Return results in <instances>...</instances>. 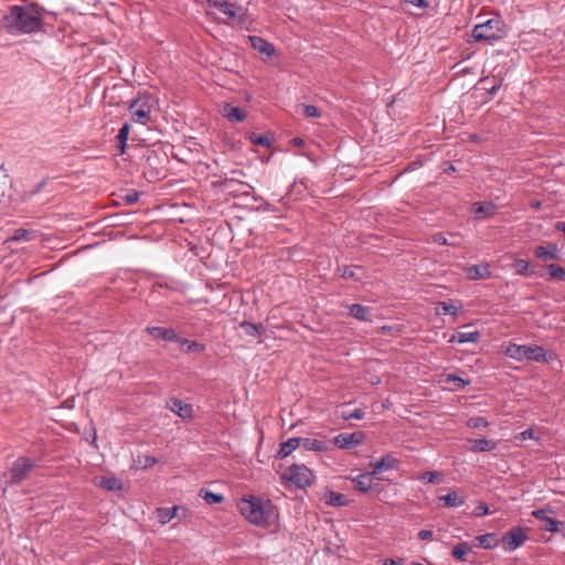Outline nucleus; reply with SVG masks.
<instances>
[{
    "mask_svg": "<svg viewBox=\"0 0 565 565\" xmlns=\"http://www.w3.org/2000/svg\"><path fill=\"white\" fill-rule=\"evenodd\" d=\"M505 355L516 361H536V362H548L546 358V351L536 344L531 345H519L510 343L505 349Z\"/></svg>",
    "mask_w": 565,
    "mask_h": 565,
    "instance_id": "nucleus-6",
    "label": "nucleus"
},
{
    "mask_svg": "<svg viewBox=\"0 0 565 565\" xmlns=\"http://www.w3.org/2000/svg\"><path fill=\"white\" fill-rule=\"evenodd\" d=\"M479 543V546L486 550L494 548L499 545V540L495 537L493 533L482 534L476 537Z\"/></svg>",
    "mask_w": 565,
    "mask_h": 565,
    "instance_id": "nucleus-29",
    "label": "nucleus"
},
{
    "mask_svg": "<svg viewBox=\"0 0 565 565\" xmlns=\"http://www.w3.org/2000/svg\"><path fill=\"white\" fill-rule=\"evenodd\" d=\"M324 499L326 503L331 507H345L348 504L345 495L334 491L327 492Z\"/></svg>",
    "mask_w": 565,
    "mask_h": 565,
    "instance_id": "nucleus-30",
    "label": "nucleus"
},
{
    "mask_svg": "<svg viewBox=\"0 0 565 565\" xmlns=\"http://www.w3.org/2000/svg\"><path fill=\"white\" fill-rule=\"evenodd\" d=\"M480 338L479 331L458 332L452 340H457L458 343H473Z\"/></svg>",
    "mask_w": 565,
    "mask_h": 565,
    "instance_id": "nucleus-32",
    "label": "nucleus"
},
{
    "mask_svg": "<svg viewBox=\"0 0 565 565\" xmlns=\"http://www.w3.org/2000/svg\"><path fill=\"white\" fill-rule=\"evenodd\" d=\"M471 551V547L469 546L468 543L466 542H462V543H459L457 544L456 546H454L452 551H451V555L460 561V562H465L466 561V555Z\"/></svg>",
    "mask_w": 565,
    "mask_h": 565,
    "instance_id": "nucleus-33",
    "label": "nucleus"
},
{
    "mask_svg": "<svg viewBox=\"0 0 565 565\" xmlns=\"http://www.w3.org/2000/svg\"><path fill=\"white\" fill-rule=\"evenodd\" d=\"M130 132V125L128 122H125L121 128L119 129V132L116 137L117 148L120 151V154L125 153L128 136Z\"/></svg>",
    "mask_w": 565,
    "mask_h": 565,
    "instance_id": "nucleus-27",
    "label": "nucleus"
},
{
    "mask_svg": "<svg viewBox=\"0 0 565 565\" xmlns=\"http://www.w3.org/2000/svg\"><path fill=\"white\" fill-rule=\"evenodd\" d=\"M140 192L139 191H136V190H132L128 193H126L125 195L121 196V200L126 203V204H135L136 202H138L139 198H140Z\"/></svg>",
    "mask_w": 565,
    "mask_h": 565,
    "instance_id": "nucleus-44",
    "label": "nucleus"
},
{
    "mask_svg": "<svg viewBox=\"0 0 565 565\" xmlns=\"http://www.w3.org/2000/svg\"><path fill=\"white\" fill-rule=\"evenodd\" d=\"M489 513V507L483 502H479L473 510L475 516H484L488 515Z\"/></svg>",
    "mask_w": 565,
    "mask_h": 565,
    "instance_id": "nucleus-48",
    "label": "nucleus"
},
{
    "mask_svg": "<svg viewBox=\"0 0 565 565\" xmlns=\"http://www.w3.org/2000/svg\"><path fill=\"white\" fill-rule=\"evenodd\" d=\"M503 35L502 22L499 19H489L477 24L471 33L475 41H488L492 43Z\"/></svg>",
    "mask_w": 565,
    "mask_h": 565,
    "instance_id": "nucleus-7",
    "label": "nucleus"
},
{
    "mask_svg": "<svg viewBox=\"0 0 565 565\" xmlns=\"http://www.w3.org/2000/svg\"><path fill=\"white\" fill-rule=\"evenodd\" d=\"M439 501L448 508H458L465 503V498L459 495L457 491H450L446 495L439 497Z\"/></svg>",
    "mask_w": 565,
    "mask_h": 565,
    "instance_id": "nucleus-25",
    "label": "nucleus"
},
{
    "mask_svg": "<svg viewBox=\"0 0 565 565\" xmlns=\"http://www.w3.org/2000/svg\"><path fill=\"white\" fill-rule=\"evenodd\" d=\"M434 242L438 245H450V246H455V247L460 245L458 239L449 241L443 233L435 234Z\"/></svg>",
    "mask_w": 565,
    "mask_h": 565,
    "instance_id": "nucleus-41",
    "label": "nucleus"
},
{
    "mask_svg": "<svg viewBox=\"0 0 565 565\" xmlns=\"http://www.w3.org/2000/svg\"><path fill=\"white\" fill-rule=\"evenodd\" d=\"M249 140L254 145H258L265 148H269L271 146V138L268 135H258L256 132H252L249 136Z\"/></svg>",
    "mask_w": 565,
    "mask_h": 565,
    "instance_id": "nucleus-36",
    "label": "nucleus"
},
{
    "mask_svg": "<svg viewBox=\"0 0 565 565\" xmlns=\"http://www.w3.org/2000/svg\"><path fill=\"white\" fill-rule=\"evenodd\" d=\"M550 277L557 280H565V268L552 263L546 266Z\"/></svg>",
    "mask_w": 565,
    "mask_h": 565,
    "instance_id": "nucleus-38",
    "label": "nucleus"
},
{
    "mask_svg": "<svg viewBox=\"0 0 565 565\" xmlns=\"http://www.w3.org/2000/svg\"><path fill=\"white\" fill-rule=\"evenodd\" d=\"M467 274L472 280L490 278V266L489 264L471 265L467 268Z\"/></svg>",
    "mask_w": 565,
    "mask_h": 565,
    "instance_id": "nucleus-21",
    "label": "nucleus"
},
{
    "mask_svg": "<svg viewBox=\"0 0 565 565\" xmlns=\"http://www.w3.org/2000/svg\"><path fill=\"white\" fill-rule=\"evenodd\" d=\"M146 331L153 338L161 339L168 342H177L179 335L172 328L162 327H147Z\"/></svg>",
    "mask_w": 565,
    "mask_h": 565,
    "instance_id": "nucleus-15",
    "label": "nucleus"
},
{
    "mask_svg": "<svg viewBox=\"0 0 565 565\" xmlns=\"http://www.w3.org/2000/svg\"><path fill=\"white\" fill-rule=\"evenodd\" d=\"M469 423L473 428H481L488 426V422L483 417H473L469 420Z\"/></svg>",
    "mask_w": 565,
    "mask_h": 565,
    "instance_id": "nucleus-49",
    "label": "nucleus"
},
{
    "mask_svg": "<svg viewBox=\"0 0 565 565\" xmlns=\"http://www.w3.org/2000/svg\"><path fill=\"white\" fill-rule=\"evenodd\" d=\"M497 443L487 439V438H480L472 441L471 451L473 452H486V451H492L495 449Z\"/></svg>",
    "mask_w": 565,
    "mask_h": 565,
    "instance_id": "nucleus-26",
    "label": "nucleus"
},
{
    "mask_svg": "<svg viewBox=\"0 0 565 565\" xmlns=\"http://www.w3.org/2000/svg\"><path fill=\"white\" fill-rule=\"evenodd\" d=\"M399 463H401V461L396 457L387 454V455L381 457L380 460L376 461L375 463L371 462L370 465L373 466L372 473L374 476H377L385 471L397 469Z\"/></svg>",
    "mask_w": 565,
    "mask_h": 565,
    "instance_id": "nucleus-11",
    "label": "nucleus"
},
{
    "mask_svg": "<svg viewBox=\"0 0 565 565\" xmlns=\"http://www.w3.org/2000/svg\"><path fill=\"white\" fill-rule=\"evenodd\" d=\"M450 236H451L452 238H457V235H456V234H450Z\"/></svg>",
    "mask_w": 565,
    "mask_h": 565,
    "instance_id": "nucleus-62",
    "label": "nucleus"
},
{
    "mask_svg": "<svg viewBox=\"0 0 565 565\" xmlns=\"http://www.w3.org/2000/svg\"><path fill=\"white\" fill-rule=\"evenodd\" d=\"M179 509H180V507H178V505H174L171 508H167V507L158 508L156 511V514H157V519H158L159 523L167 524L172 519L177 518Z\"/></svg>",
    "mask_w": 565,
    "mask_h": 565,
    "instance_id": "nucleus-23",
    "label": "nucleus"
},
{
    "mask_svg": "<svg viewBox=\"0 0 565 565\" xmlns=\"http://www.w3.org/2000/svg\"><path fill=\"white\" fill-rule=\"evenodd\" d=\"M434 533L430 530H420L417 537L422 541L433 540Z\"/></svg>",
    "mask_w": 565,
    "mask_h": 565,
    "instance_id": "nucleus-51",
    "label": "nucleus"
},
{
    "mask_svg": "<svg viewBox=\"0 0 565 565\" xmlns=\"http://www.w3.org/2000/svg\"><path fill=\"white\" fill-rule=\"evenodd\" d=\"M548 512H552V510H545V509H537L532 511V515L542 522L545 523L544 530L557 533L561 531V526H565V523L562 521H556L547 515Z\"/></svg>",
    "mask_w": 565,
    "mask_h": 565,
    "instance_id": "nucleus-10",
    "label": "nucleus"
},
{
    "mask_svg": "<svg viewBox=\"0 0 565 565\" xmlns=\"http://www.w3.org/2000/svg\"><path fill=\"white\" fill-rule=\"evenodd\" d=\"M454 171H455V167H454V166H451V164L449 166V168H448V169H445V172H446V173L454 172Z\"/></svg>",
    "mask_w": 565,
    "mask_h": 565,
    "instance_id": "nucleus-59",
    "label": "nucleus"
},
{
    "mask_svg": "<svg viewBox=\"0 0 565 565\" xmlns=\"http://www.w3.org/2000/svg\"><path fill=\"white\" fill-rule=\"evenodd\" d=\"M177 342L180 343L181 347H184L185 352H188V353H190V352L202 353L205 350V345L198 341H191V340L179 337V340Z\"/></svg>",
    "mask_w": 565,
    "mask_h": 565,
    "instance_id": "nucleus-31",
    "label": "nucleus"
},
{
    "mask_svg": "<svg viewBox=\"0 0 565 565\" xmlns=\"http://www.w3.org/2000/svg\"><path fill=\"white\" fill-rule=\"evenodd\" d=\"M349 313L354 317L355 319L360 321H371L372 320V313L371 308L360 305V303H353L348 306Z\"/></svg>",
    "mask_w": 565,
    "mask_h": 565,
    "instance_id": "nucleus-22",
    "label": "nucleus"
},
{
    "mask_svg": "<svg viewBox=\"0 0 565 565\" xmlns=\"http://www.w3.org/2000/svg\"><path fill=\"white\" fill-rule=\"evenodd\" d=\"M200 495L204 499V501L207 504L221 503L224 500V497L221 493H215L204 489L201 490Z\"/></svg>",
    "mask_w": 565,
    "mask_h": 565,
    "instance_id": "nucleus-35",
    "label": "nucleus"
},
{
    "mask_svg": "<svg viewBox=\"0 0 565 565\" xmlns=\"http://www.w3.org/2000/svg\"><path fill=\"white\" fill-rule=\"evenodd\" d=\"M303 115L308 118H318L320 117V110L315 105H305Z\"/></svg>",
    "mask_w": 565,
    "mask_h": 565,
    "instance_id": "nucleus-46",
    "label": "nucleus"
},
{
    "mask_svg": "<svg viewBox=\"0 0 565 565\" xmlns=\"http://www.w3.org/2000/svg\"><path fill=\"white\" fill-rule=\"evenodd\" d=\"M439 473L436 471H426L423 473L422 479L428 483H434L436 482Z\"/></svg>",
    "mask_w": 565,
    "mask_h": 565,
    "instance_id": "nucleus-50",
    "label": "nucleus"
},
{
    "mask_svg": "<svg viewBox=\"0 0 565 565\" xmlns=\"http://www.w3.org/2000/svg\"><path fill=\"white\" fill-rule=\"evenodd\" d=\"M513 268L518 275H521V276L532 275V273L530 271V262L526 259H522V258L515 259L513 263Z\"/></svg>",
    "mask_w": 565,
    "mask_h": 565,
    "instance_id": "nucleus-34",
    "label": "nucleus"
},
{
    "mask_svg": "<svg viewBox=\"0 0 565 565\" xmlns=\"http://www.w3.org/2000/svg\"><path fill=\"white\" fill-rule=\"evenodd\" d=\"M166 406L182 419H191L193 417L192 406L188 403H184L182 399L172 397L167 401Z\"/></svg>",
    "mask_w": 565,
    "mask_h": 565,
    "instance_id": "nucleus-9",
    "label": "nucleus"
},
{
    "mask_svg": "<svg viewBox=\"0 0 565 565\" xmlns=\"http://www.w3.org/2000/svg\"><path fill=\"white\" fill-rule=\"evenodd\" d=\"M534 255L539 259L543 260H554L559 257V249L556 244L550 243L547 245L536 246L534 249Z\"/></svg>",
    "mask_w": 565,
    "mask_h": 565,
    "instance_id": "nucleus-16",
    "label": "nucleus"
},
{
    "mask_svg": "<svg viewBox=\"0 0 565 565\" xmlns=\"http://www.w3.org/2000/svg\"><path fill=\"white\" fill-rule=\"evenodd\" d=\"M234 182H235V180H234V179L226 180V183H227V184H232V183H234Z\"/></svg>",
    "mask_w": 565,
    "mask_h": 565,
    "instance_id": "nucleus-61",
    "label": "nucleus"
},
{
    "mask_svg": "<svg viewBox=\"0 0 565 565\" xmlns=\"http://www.w3.org/2000/svg\"><path fill=\"white\" fill-rule=\"evenodd\" d=\"M207 2L210 7H213L225 14L228 20H234L238 12L242 11L239 6L226 0H209Z\"/></svg>",
    "mask_w": 565,
    "mask_h": 565,
    "instance_id": "nucleus-12",
    "label": "nucleus"
},
{
    "mask_svg": "<svg viewBox=\"0 0 565 565\" xmlns=\"http://www.w3.org/2000/svg\"><path fill=\"white\" fill-rule=\"evenodd\" d=\"M373 477L374 475L371 472H363L358 475L356 477L351 478L355 489L361 491L362 493H369L373 489Z\"/></svg>",
    "mask_w": 565,
    "mask_h": 565,
    "instance_id": "nucleus-17",
    "label": "nucleus"
},
{
    "mask_svg": "<svg viewBox=\"0 0 565 565\" xmlns=\"http://www.w3.org/2000/svg\"><path fill=\"white\" fill-rule=\"evenodd\" d=\"M156 103L151 95H141L132 99L128 107L131 121L148 125L151 121V113Z\"/></svg>",
    "mask_w": 565,
    "mask_h": 565,
    "instance_id": "nucleus-4",
    "label": "nucleus"
},
{
    "mask_svg": "<svg viewBox=\"0 0 565 565\" xmlns=\"http://www.w3.org/2000/svg\"><path fill=\"white\" fill-rule=\"evenodd\" d=\"M526 531L521 526H513L501 539L505 552H513L527 541Z\"/></svg>",
    "mask_w": 565,
    "mask_h": 565,
    "instance_id": "nucleus-8",
    "label": "nucleus"
},
{
    "mask_svg": "<svg viewBox=\"0 0 565 565\" xmlns=\"http://www.w3.org/2000/svg\"><path fill=\"white\" fill-rule=\"evenodd\" d=\"M99 487L108 491H120L124 488L122 481L116 477H104L99 482Z\"/></svg>",
    "mask_w": 565,
    "mask_h": 565,
    "instance_id": "nucleus-28",
    "label": "nucleus"
},
{
    "mask_svg": "<svg viewBox=\"0 0 565 565\" xmlns=\"http://www.w3.org/2000/svg\"><path fill=\"white\" fill-rule=\"evenodd\" d=\"M241 327L244 329L245 333L250 337H260L264 330L262 324H256L246 321L243 322Z\"/></svg>",
    "mask_w": 565,
    "mask_h": 565,
    "instance_id": "nucleus-37",
    "label": "nucleus"
},
{
    "mask_svg": "<svg viewBox=\"0 0 565 565\" xmlns=\"http://www.w3.org/2000/svg\"><path fill=\"white\" fill-rule=\"evenodd\" d=\"M337 273L344 279L360 280L351 266H338Z\"/></svg>",
    "mask_w": 565,
    "mask_h": 565,
    "instance_id": "nucleus-40",
    "label": "nucleus"
},
{
    "mask_svg": "<svg viewBox=\"0 0 565 565\" xmlns=\"http://www.w3.org/2000/svg\"><path fill=\"white\" fill-rule=\"evenodd\" d=\"M291 143L296 147H302L305 145V140L299 137H296L291 139Z\"/></svg>",
    "mask_w": 565,
    "mask_h": 565,
    "instance_id": "nucleus-54",
    "label": "nucleus"
},
{
    "mask_svg": "<svg viewBox=\"0 0 565 565\" xmlns=\"http://www.w3.org/2000/svg\"><path fill=\"white\" fill-rule=\"evenodd\" d=\"M248 41L250 46L259 53L266 54L267 56H271L275 53L274 45L260 36L249 35Z\"/></svg>",
    "mask_w": 565,
    "mask_h": 565,
    "instance_id": "nucleus-19",
    "label": "nucleus"
},
{
    "mask_svg": "<svg viewBox=\"0 0 565 565\" xmlns=\"http://www.w3.org/2000/svg\"><path fill=\"white\" fill-rule=\"evenodd\" d=\"M45 9L33 2L26 6H11L4 14V26L11 34L33 33L43 26Z\"/></svg>",
    "mask_w": 565,
    "mask_h": 565,
    "instance_id": "nucleus-1",
    "label": "nucleus"
},
{
    "mask_svg": "<svg viewBox=\"0 0 565 565\" xmlns=\"http://www.w3.org/2000/svg\"><path fill=\"white\" fill-rule=\"evenodd\" d=\"M32 233L24 228H18L14 231L12 236L10 237V241L12 242H19V241H28Z\"/></svg>",
    "mask_w": 565,
    "mask_h": 565,
    "instance_id": "nucleus-42",
    "label": "nucleus"
},
{
    "mask_svg": "<svg viewBox=\"0 0 565 565\" xmlns=\"http://www.w3.org/2000/svg\"><path fill=\"white\" fill-rule=\"evenodd\" d=\"M533 438V431L531 429H526L519 435L520 440H526Z\"/></svg>",
    "mask_w": 565,
    "mask_h": 565,
    "instance_id": "nucleus-52",
    "label": "nucleus"
},
{
    "mask_svg": "<svg viewBox=\"0 0 565 565\" xmlns=\"http://www.w3.org/2000/svg\"><path fill=\"white\" fill-rule=\"evenodd\" d=\"M361 436H362V434H358V433H352V434L342 433V434L337 435L333 438L332 443L334 446H337L340 449H350L353 446H356L361 443V438H359Z\"/></svg>",
    "mask_w": 565,
    "mask_h": 565,
    "instance_id": "nucleus-13",
    "label": "nucleus"
},
{
    "mask_svg": "<svg viewBox=\"0 0 565 565\" xmlns=\"http://www.w3.org/2000/svg\"><path fill=\"white\" fill-rule=\"evenodd\" d=\"M264 212H275V207L267 201H264L259 207Z\"/></svg>",
    "mask_w": 565,
    "mask_h": 565,
    "instance_id": "nucleus-53",
    "label": "nucleus"
},
{
    "mask_svg": "<svg viewBox=\"0 0 565 565\" xmlns=\"http://www.w3.org/2000/svg\"><path fill=\"white\" fill-rule=\"evenodd\" d=\"M237 507L249 523L262 527L274 525L278 516L277 509L270 500L256 495L242 498Z\"/></svg>",
    "mask_w": 565,
    "mask_h": 565,
    "instance_id": "nucleus-2",
    "label": "nucleus"
},
{
    "mask_svg": "<svg viewBox=\"0 0 565 565\" xmlns=\"http://www.w3.org/2000/svg\"><path fill=\"white\" fill-rule=\"evenodd\" d=\"M280 478L285 484L302 489L309 487L313 482L315 475L312 470L305 465L294 463L280 472Z\"/></svg>",
    "mask_w": 565,
    "mask_h": 565,
    "instance_id": "nucleus-3",
    "label": "nucleus"
},
{
    "mask_svg": "<svg viewBox=\"0 0 565 565\" xmlns=\"http://www.w3.org/2000/svg\"><path fill=\"white\" fill-rule=\"evenodd\" d=\"M300 444H301V437L289 438L288 440L281 443L279 445V449L276 452L275 458L276 459L287 458L289 455H291V452L294 450H296L298 447H300Z\"/></svg>",
    "mask_w": 565,
    "mask_h": 565,
    "instance_id": "nucleus-18",
    "label": "nucleus"
},
{
    "mask_svg": "<svg viewBox=\"0 0 565 565\" xmlns=\"http://www.w3.org/2000/svg\"><path fill=\"white\" fill-rule=\"evenodd\" d=\"M224 116L232 122H242L246 118V111L241 107L226 104L224 106Z\"/></svg>",
    "mask_w": 565,
    "mask_h": 565,
    "instance_id": "nucleus-24",
    "label": "nucleus"
},
{
    "mask_svg": "<svg viewBox=\"0 0 565 565\" xmlns=\"http://www.w3.org/2000/svg\"><path fill=\"white\" fill-rule=\"evenodd\" d=\"M499 88H500V85H499V84H495V85H493L491 88H489V89H488V93H489L491 96H494Z\"/></svg>",
    "mask_w": 565,
    "mask_h": 565,
    "instance_id": "nucleus-55",
    "label": "nucleus"
},
{
    "mask_svg": "<svg viewBox=\"0 0 565 565\" xmlns=\"http://www.w3.org/2000/svg\"><path fill=\"white\" fill-rule=\"evenodd\" d=\"M138 462L142 465L145 469L153 467L158 460L156 457L152 456H143L142 458L139 457Z\"/></svg>",
    "mask_w": 565,
    "mask_h": 565,
    "instance_id": "nucleus-47",
    "label": "nucleus"
},
{
    "mask_svg": "<svg viewBox=\"0 0 565 565\" xmlns=\"http://www.w3.org/2000/svg\"><path fill=\"white\" fill-rule=\"evenodd\" d=\"M447 382L454 383L458 388H465L467 385L470 384L469 380H463L456 374H449L447 376Z\"/></svg>",
    "mask_w": 565,
    "mask_h": 565,
    "instance_id": "nucleus-43",
    "label": "nucleus"
},
{
    "mask_svg": "<svg viewBox=\"0 0 565 565\" xmlns=\"http://www.w3.org/2000/svg\"><path fill=\"white\" fill-rule=\"evenodd\" d=\"M239 184L246 185V186H248V189L253 190V186H252V185H249V184H247V183L239 182Z\"/></svg>",
    "mask_w": 565,
    "mask_h": 565,
    "instance_id": "nucleus-60",
    "label": "nucleus"
},
{
    "mask_svg": "<svg viewBox=\"0 0 565 565\" xmlns=\"http://www.w3.org/2000/svg\"><path fill=\"white\" fill-rule=\"evenodd\" d=\"M300 446L308 451L326 452L330 449V445L326 440L316 438H301Z\"/></svg>",
    "mask_w": 565,
    "mask_h": 565,
    "instance_id": "nucleus-20",
    "label": "nucleus"
},
{
    "mask_svg": "<svg viewBox=\"0 0 565 565\" xmlns=\"http://www.w3.org/2000/svg\"><path fill=\"white\" fill-rule=\"evenodd\" d=\"M438 306L441 308L444 315L456 316L458 312V308L450 302L441 301Z\"/></svg>",
    "mask_w": 565,
    "mask_h": 565,
    "instance_id": "nucleus-45",
    "label": "nucleus"
},
{
    "mask_svg": "<svg viewBox=\"0 0 565 565\" xmlns=\"http://www.w3.org/2000/svg\"><path fill=\"white\" fill-rule=\"evenodd\" d=\"M341 418L344 419V420H351V419H356V420H360V419H363L364 416H365V412L364 409L362 408H355L354 411L352 412H345L343 411L341 413Z\"/></svg>",
    "mask_w": 565,
    "mask_h": 565,
    "instance_id": "nucleus-39",
    "label": "nucleus"
},
{
    "mask_svg": "<svg viewBox=\"0 0 565 565\" xmlns=\"http://www.w3.org/2000/svg\"><path fill=\"white\" fill-rule=\"evenodd\" d=\"M475 217L484 220L493 216L497 212V205L491 201H479L473 203Z\"/></svg>",
    "mask_w": 565,
    "mask_h": 565,
    "instance_id": "nucleus-14",
    "label": "nucleus"
},
{
    "mask_svg": "<svg viewBox=\"0 0 565 565\" xmlns=\"http://www.w3.org/2000/svg\"><path fill=\"white\" fill-rule=\"evenodd\" d=\"M382 565H397V563L392 558H387L383 562Z\"/></svg>",
    "mask_w": 565,
    "mask_h": 565,
    "instance_id": "nucleus-58",
    "label": "nucleus"
},
{
    "mask_svg": "<svg viewBox=\"0 0 565 565\" xmlns=\"http://www.w3.org/2000/svg\"><path fill=\"white\" fill-rule=\"evenodd\" d=\"M555 228H556L557 231H561V232H563V233L565 234V222H557V223L555 224Z\"/></svg>",
    "mask_w": 565,
    "mask_h": 565,
    "instance_id": "nucleus-56",
    "label": "nucleus"
},
{
    "mask_svg": "<svg viewBox=\"0 0 565 565\" xmlns=\"http://www.w3.org/2000/svg\"><path fill=\"white\" fill-rule=\"evenodd\" d=\"M252 199L254 202H259V203H263L265 201L263 196L257 195V194H253Z\"/></svg>",
    "mask_w": 565,
    "mask_h": 565,
    "instance_id": "nucleus-57",
    "label": "nucleus"
},
{
    "mask_svg": "<svg viewBox=\"0 0 565 565\" xmlns=\"http://www.w3.org/2000/svg\"><path fill=\"white\" fill-rule=\"evenodd\" d=\"M38 466L36 460L21 456L13 463L8 472L4 473L6 482L9 486H19L30 478L31 472Z\"/></svg>",
    "mask_w": 565,
    "mask_h": 565,
    "instance_id": "nucleus-5",
    "label": "nucleus"
}]
</instances>
